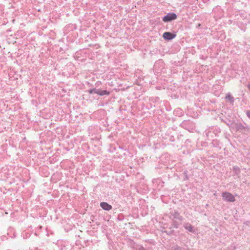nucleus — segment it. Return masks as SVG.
Instances as JSON below:
<instances>
[{
	"instance_id": "nucleus-1",
	"label": "nucleus",
	"mask_w": 250,
	"mask_h": 250,
	"mask_svg": "<svg viewBox=\"0 0 250 250\" xmlns=\"http://www.w3.org/2000/svg\"><path fill=\"white\" fill-rule=\"evenodd\" d=\"M222 198L224 200L229 202H234L235 201V197L230 192H224L222 194Z\"/></svg>"
},
{
	"instance_id": "nucleus-2",
	"label": "nucleus",
	"mask_w": 250,
	"mask_h": 250,
	"mask_svg": "<svg viewBox=\"0 0 250 250\" xmlns=\"http://www.w3.org/2000/svg\"><path fill=\"white\" fill-rule=\"evenodd\" d=\"M177 16L175 13H169L163 17V21L164 22H168L175 20Z\"/></svg>"
},
{
	"instance_id": "nucleus-3",
	"label": "nucleus",
	"mask_w": 250,
	"mask_h": 250,
	"mask_svg": "<svg viewBox=\"0 0 250 250\" xmlns=\"http://www.w3.org/2000/svg\"><path fill=\"white\" fill-rule=\"evenodd\" d=\"M176 36L175 34H172L169 32H165L163 35V37L167 40H171L175 38Z\"/></svg>"
},
{
	"instance_id": "nucleus-4",
	"label": "nucleus",
	"mask_w": 250,
	"mask_h": 250,
	"mask_svg": "<svg viewBox=\"0 0 250 250\" xmlns=\"http://www.w3.org/2000/svg\"><path fill=\"white\" fill-rule=\"evenodd\" d=\"M100 206L103 209L105 210H109L112 209V206L106 202H101Z\"/></svg>"
},
{
	"instance_id": "nucleus-5",
	"label": "nucleus",
	"mask_w": 250,
	"mask_h": 250,
	"mask_svg": "<svg viewBox=\"0 0 250 250\" xmlns=\"http://www.w3.org/2000/svg\"><path fill=\"white\" fill-rule=\"evenodd\" d=\"M95 93L100 96H103L104 95H109L110 94V92L106 90H102L101 89H97V90H95Z\"/></svg>"
},
{
	"instance_id": "nucleus-6",
	"label": "nucleus",
	"mask_w": 250,
	"mask_h": 250,
	"mask_svg": "<svg viewBox=\"0 0 250 250\" xmlns=\"http://www.w3.org/2000/svg\"><path fill=\"white\" fill-rule=\"evenodd\" d=\"M185 228L186 229L188 230L190 232H194V230L193 229V227L189 224H186L185 225Z\"/></svg>"
},
{
	"instance_id": "nucleus-7",
	"label": "nucleus",
	"mask_w": 250,
	"mask_h": 250,
	"mask_svg": "<svg viewBox=\"0 0 250 250\" xmlns=\"http://www.w3.org/2000/svg\"><path fill=\"white\" fill-rule=\"evenodd\" d=\"M226 99L229 100L231 102H233V97L230 94L227 95L226 96Z\"/></svg>"
},
{
	"instance_id": "nucleus-8",
	"label": "nucleus",
	"mask_w": 250,
	"mask_h": 250,
	"mask_svg": "<svg viewBox=\"0 0 250 250\" xmlns=\"http://www.w3.org/2000/svg\"><path fill=\"white\" fill-rule=\"evenodd\" d=\"M95 90H97V89H96L95 88L91 89L88 90V92L90 94L95 93Z\"/></svg>"
},
{
	"instance_id": "nucleus-9",
	"label": "nucleus",
	"mask_w": 250,
	"mask_h": 250,
	"mask_svg": "<svg viewBox=\"0 0 250 250\" xmlns=\"http://www.w3.org/2000/svg\"><path fill=\"white\" fill-rule=\"evenodd\" d=\"M246 114L247 116L250 118V111L248 110L247 111Z\"/></svg>"
},
{
	"instance_id": "nucleus-10",
	"label": "nucleus",
	"mask_w": 250,
	"mask_h": 250,
	"mask_svg": "<svg viewBox=\"0 0 250 250\" xmlns=\"http://www.w3.org/2000/svg\"><path fill=\"white\" fill-rule=\"evenodd\" d=\"M248 87L249 89L250 90V84H248Z\"/></svg>"
}]
</instances>
